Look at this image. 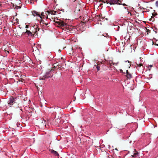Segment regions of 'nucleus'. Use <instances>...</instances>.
<instances>
[{
    "label": "nucleus",
    "mask_w": 158,
    "mask_h": 158,
    "mask_svg": "<svg viewBox=\"0 0 158 158\" xmlns=\"http://www.w3.org/2000/svg\"><path fill=\"white\" fill-rule=\"evenodd\" d=\"M46 18H47V19L48 18V15H47Z\"/></svg>",
    "instance_id": "nucleus-23"
},
{
    "label": "nucleus",
    "mask_w": 158,
    "mask_h": 158,
    "mask_svg": "<svg viewBox=\"0 0 158 158\" xmlns=\"http://www.w3.org/2000/svg\"><path fill=\"white\" fill-rule=\"evenodd\" d=\"M18 99V98L17 97H10L9 101L8 102V106L10 107Z\"/></svg>",
    "instance_id": "nucleus-1"
},
{
    "label": "nucleus",
    "mask_w": 158,
    "mask_h": 158,
    "mask_svg": "<svg viewBox=\"0 0 158 158\" xmlns=\"http://www.w3.org/2000/svg\"><path fill=\"white\" fill-rule=\"evenodd\" d=\"M46 20H44L42 19V18L40 19V22L41 24H42L44 26H47L48 24V23L46 22Z\"/></svg>",
    "instance_id": "nucleus-3"
},
{
    "label": "nucleus",
    "mask_w": 158,
    "mask_h": 158,
    "mask_svg": "<svg viewBox=\"0 0 158 158\" xmlns=\"http://www.w3.org/2000/svg\"><path fill=\"white\" fill-rule=\"evenodd\" d=\"M25 27H26V28H28V26L27 25H26V26Z\"/></svg>",
    "instance_id": "nucleus-18"
},
{
    "label": "nucleus",
    "mask_w": 158,
    "mask_h": 158,
    "mask_svg": "<svg viewBox=\"0 0 158 158\" xmlns=\"http://www.w3.org/2000/svg\"><path fill=\"white\" fill-rule=\"evenodd\" d=\"M97 70H98V71L99 70H100V68H99V66H97Z\"/></svg>",
    "instance_id": "nucleus-16"
},
{
    "label": "nucleus",
    "mask_w": 158,
    "mask_h": 158,
    "mask_svg": "<svg viewBox=\"0 0 158 158\" xmlns=\"http://www.w3.org/2000/svg\"><path fill=\"white\" fill-rule=\"evenodd\" d=\"M49 151L51 152V153L52 154H53L54 155L57 156H59V155L58 153L57 152L54 150L53 149H50L49 150Z\"/></svg>",
    "instance_id": "nucleus-5"
},
{
    "label": "nucleus",
    "mask_w": 158,
    "mask_h": 158,
    "mask_svg": "<svg viewBox=\"0 0 158 158\" xmlns=\"http://www.w3.org/2000/svg\"><path fill=\"white\" fill-rule=\"evenodd\" d=\"M51 73V71L47 72L46 74L45 75V77L47 78L51 77L52 76V75Z\"/></svg>",
    "instance_id": "nucleus-7"
},
{
    "label": "nucleus",
    "mask_w": 158,
    "mask_h": 158,
    "mask_svg": "<svg viewBox=\"0 0 158 158\" xmlns=\"http://www.w3.org/2000/svg\"><path fill=\"white\" fill-rule=\"evenodd\" d=\"M120 71L121 73H123V70L122 69H120Z\"/></svg>",
    "instance_id": "nucleus-20"
},
{
    "label": "nucleus",
    "mask_w": 158,
    "mask_h": 158,
    "mask_svg": "<svg viewBox=\"0 0 158 158\" xmlns=\"http://www.w3.org/2000/svg\"><path fill=\"white\" fill-rule=\"evenodd\" d=\"M126 74L127 78L130 79L132 77L131 75L128 72V70H127L126 71Z\"/></svg>",
    "instance_id": "nucleus-8"
},
{
    "label": "nucleus",
    "mask_w": 158,
    "mask_h": 158,
    "mask_svg": "<svg viewBox=\"0 0 158 158\" xmlns=\"http://www.w3.org/2000/svg\"><path fill=\"white\" fill-rule=\"evenodd\" d=\"M124 8L125 9H126L127 7H124Z\"/></svg>",
    "instance_id": "nucleus-22"
},
{
    "label": "nucleus",
    "mask_w": 158,
    "mask_h": 158,
    "mask_svg": "<svg viewBox=\"0 0 158 158\" xmlns=\"http://www.w3.org/2000/svg\"><path fill=\"white\" fill-rule=\"evenodd\" d=\"M32 13L34 16H39L40 19H42V17L38 12L35 11H33Z\"/></svg>",
    "instance_id": "nucleus-6"
},
{
    "label": "nucleus",
    "mask_w": 158,
    "mask_h": 158,
    "mask_svg": "<svg viewBox=\"0 0 158 158\" xmlns=\"http://www.w3.org/2000/svg\"><path fill=\"white\" fill-rule=\"evenodd\" d=\"M126 62H129V60H127V61H126Z\"/></svg>",
    "instance_id": "nucleus-24"
},
{
    "label": "nucleus",
    "mask_w": 158,
    "mask_h": 158,
    "mask_svg": "<svg viewBox=\"0 0 158 158\" xmlns=\"http://www.w3.org/2000/svg\"><path fill=\"white\" fill-rule=\"evenodd\" d=\"M122 0H118L117 1H118V2H121Z\"/></svg>",
    "instance_id": "nucleus-17"
},
{
    "label": "nucleus",
    "mask_w": 158,
    "mask_h": 158,
    "mask_svg": "<svg viewBox=\"0 0 158 158\" xmlns=\"http://www.w3.org/2000/svg\"><path fill=\"white\" fill-rule=\"evenodd\" d=\"M44 13L43 12H42L41 13V15L42 16H43V18H44V17L45 16L44 15Z\"/></svg>",
    "instance_id": "nucleus-14"
},
{
    "label": "nucleus",
    "mask_w": 158,
    "mask_h": 158,
    "mask_svg": "<svg viewBox=\"0 0 158 158\" xmlns=\"http://www.w3.org/2000/svg\"><path fill=\"white\" fill-rule=\"evenodd\" d=\"M109 3L110 4H120L119 2H118V1L116 0H110L109 1Z\"/></svg>",
    "instance_id": "nucleus-4"
},
{
    "label": "nucleus",
    "mask_w": 158,
    "mask_h": 158,
    "mask_svg": "<svg viewBox=\"0 0 158 158\" xmlns=\"http://www.w3.org/2000/svg\"><path fill=\"white\" fill-rule=\"evenodd\" d=\"M152 66V65H149L148 67V68L149 70H150L151 69V67Z\"/></svg>",
    "instance_id": "nucleus-12"
},
{
    "label": "nucleus",
    "mask_w": 158,
    "mask_h": 158,
    "mask_svg": "<svg viewBox=\"0 0 158 158\" xmlns=\"http://www.w3.org/2000/svg\"><path fill=\"white\" fill-rule=\"evenodd\" d=\"M122 5H123V6H126L127 5L125 4H121Z\"/></svg>",
    "instance_id": "nucleus-19"
},
{
    "label": "nucleus",
    "mask_w": 158,
    "mask_h": 158,
    "mask_svg": "<svg viewBox=\"0 0 158 158\" xmlns=\"http://www.w3.org/2000/svg\"><path fill=\"white\" fill-rule=\"evenodd\" d=\"M118 63H113L112 64L113 65H117Z\"/></svg>",
    "instance_id": "nucleus-15"
},
{
    "label": "nucleus",
    "mask_w": 158,
    "mask_h": 158,
    "mask_svg": "<svg viewBox=\"0 0 158 158\" xmlns=\"http://www.w3.org/2000/svg\"><path fill=\"white\" fill-rule=\"evenodd\" d=\"M156 7H158V1H156Z\"/></svg>",
    "instance_id": "nucleus-13"
},
{
    "label": "nucleus",
    "mask_w": 158,
    "mask_h": 158,
    "mask_svg": "<svg viewBox=\"0 0 158 158\" xmlns=\"http://www.w3.org/2000/svg\"><path fill=\"white\" fill-rule=\"evenodd\" d=\"M56 23L58 24L60 27H66L67 26V24L62 21H57Z\"/></svg>",
    "instance_id": "nucleus-2"
},
{
    "label": "nucleus",
    "mask_w": 158,
    "mask_h": 158,
    "mask_svg": "<svg viewBox=\"0 0 158 158\" xmlns=\"http://www.w3.org/2000/svg\"><path fill=\"white\" fill-rule=\"evenodd\" d=\"M47 12L48 15H49L50 14H51L52 15H55L56 11H55L54 10H52L51 11H48Z\"/></svg>",
    "instance_id": "nucleus-10"
},
{
    "label": "nucleus",
    "mask_w": 158,
    "mask_h": 158,
    "mask_svg": "<svg viewBox=\"0 0 158 158\" xmlns=\"http://www.w3.org/2000/svg\"><path fill=\"white\" fill-rule=\"evenodd\" d=\"M133 157H137L139 156V153L138 152H136L132 156Z\"/></svg>",
    "instance_id": "nucleus-11"
},
{
    "label": "nucleus",
    "mask_w": 158,
    "mask_h": 158,
    "mask_svg": "<svg viewBox=\"0 0 158 158\" xmlns=\"http://www.w3.org/2000/svg\"><path fill=\"white\" fill-rule=\"evenodd\" d=\"M142 64H140V66H142Z\"/></svg>",
    "instance_id": "nucleus-25"
},
{
    "label": "nucleus",
    "mask_w": 158,
    "mask_h": 158,
    "mask_svg": "<svg viewBox=\"0 0 158 158\" xmlns=\"http://www.w3.org/2000/svg\"><path fill=\"white\" fill-rule=\"evenodd\" d=\"M25 33L27 34L28 36L32 35V33L30 31L27 30H26V31Z\"/></svg>",
    "instance_id": "nucleus-9"
},
{
    "label": "nucleus",
    "mask_w": 158,
    "mask_h": 158,
    "mask_svg": "<svg viewBox=\"0 0 158 158\" xmlns=\"http://www.w3.org/2000/svg\"><path fill=\"white\" fill-rule=\"evenodd\" d=\"M152 15L153 16H155V15L153 14H152Z\"/></svg>",
    "instance_id": "nucleus-21"
}]
</instances>
